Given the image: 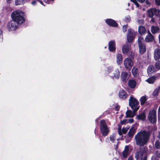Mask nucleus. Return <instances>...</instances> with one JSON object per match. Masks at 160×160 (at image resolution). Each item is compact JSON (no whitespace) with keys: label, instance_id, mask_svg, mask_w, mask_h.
I'll list each match as a JSON object with an SVG mask.
<instances>
[{"label":"nucleus","instance_id":"obj_1","mask_svg":"<svg viewBox=\"0 0 160 160\" xmlns=\"http://www.w3.org/2000/svg\"><path fill=\"white\" fill-rule=\"evenodd\" d=\"M150 133L148 131H141L138 132L135 136L136 144L140 147L146 145L149 141Z\"/></svg>","mask_w":160,"mask_h":160},{"label":"nucleus","instance_id":"obj_2","mask_svg":"<svg viewBox=\"0 0 160 160\" xmlns=\"http://www.w3.org/2000/svg\"><path fill=\"white\" fill-rule=\"evenodd\" d=\"M12 20L17 22V24H22L25 22L24 13L19 10H17L12 12L11 14Z\"/></svg>","mask_w":160,"mask_h":160},{"label":"nucleus","instance_id":"obj_3","mask_svg":"<svg viewBox=\"0 0 160 160\" xmlns=\"http://www.w3.org/2000/svg\"><path fill=\"white\" fill-rule=\"evenodd\" d=\"M100 130L102 136L104 137L107 136L110 130L107 126L105 120L102 119L100 121Z\"/></svg>","mask_w":160,"mask_h":160},{"label":"nucleus","instance_id":"obj_4","mask_svg":"<svg viewBox=\"0 0 160 160\" xmlns=\"http://www.w3.org/2000/svg\"><path fill=\"white\" fill-rule=\"evenodd\" d=\"M156 111L153 109L150 110L149 113L148 118L149 122L152 123H155L157 121Z\"/></svg>","mask_w":160,"mask_h":160},{"label":"nucleus","instance_id":"obj_5","mask_svg":"<svg viewBox=\"0 0 160 160\" xmlns=\"http://www.w3.org/2000/svg\"><path fill=\"white\" fill-rule=\"evenodd\" d=\"M129 106L132 108V109H134L136 107H139L138 106L139 104V102L138 100L134 98L132 96L130 97L129 100Z\"/></svg>","mask_w":160,"mask_h":160},{"label":"nucleus","instance_id":"obj_6","mask_svg":"<svg viewBox=\"0 0 160 160\" xmlns=\"http://www.w3.org/2000/svg\"><path fill=\"white\" fill-rule=\"evenodd\" d=\"M133 61L129 58H126L124 61L125 68L128 70L130 71L133 65Z\"/></svg>","mask_w":160,"mask_h":160},{"label":"nucleus","instance_id":"obj_7","mask_svg":"<svg viewBox=\"0 0 160 160\" xmlns=\"http://www.w3.org/2000/svg\"><path fill=\"white\" fill-rule=\"evenodd\" d=\"M17 22L14 20H11L10 21L7 25V28L9 31H13L15 30L18 27L16 25Z\"/></svg>","mask_w":160,"mask_h":160},{"label":"nucleus","instance_id":"obj_8","mask_svg":"<svg viewBox=\"0 0 160 160\" xmlns=\"http://www.w3.org/2000/svg\"><path fill=\"white\" fill-rule=\"evenodd\" d=\"M116 49V43L114 40L110 41L108 42V49L109 52L115 53Z\"/></svg>","mask_w":160,"mask_h":160},{"label":"nucleus","instance_id":"obj_9","mask_svg":"<svg viewBox=\"0 0 160 160\" xmlns=\"http://www.w3.org/2000/svg\"><path fill=\"white\" fill-rule=\"evenodd\" d=\"M135 34V32L132 29H129L128 30V33L127 36L128 42H131L134 39V37Z\"/></svg>","mask_w":160,"mask_h":160},{"label":"nucleus","instance_id":"obj_10","mask_svg":"<svg viewBox=\"0 0 160 160\" xmlns=\"http://www.w3.org/2000/svg\"><path fill=\"white\" fill-rule=\"evenodd\" d=\"M106 23L109 26L112 27H117L118 24L114 20L111 18H108L105 20Z\"/></svg>","mask_w":160,"mask_h":160},{"label":"nucleus","instance_id":"obj_11","mask_svg":"<svg viewBox=\"0 0 160 160\" xmlns=\"http://www.w3.org/2000/svg\"><path fill=\"white\" fill-rule=\"evenodd\" d=\"M131 46L128 44H126L122 46V51L123 53L125 55H127L129 52Z\"/></svg>","mask_w":160,"mask_h":160},{"label":"nucleus","instance_id":"obj_12","mask_svg":"<svg viewBox=\"0 0 160 160\" xmlns=\"http://www.w3.org/2000/svg\"><path fill=\"white\" fill-rule=\"evenodd\" d=\"M118 96L120 98L123 100L126 99L128 96L127 92L123 89L119 91Z\"/></svg>","mask_w":160,"mask_h":160},{"label":"nucleus","instance_id":"obj_13","mask_svg":"<svg viewBox=\"0 0 160 160\" xmlns=\"http://www.w3.org/2000/svg\"><path fill=\"white\" fill-rule=\"evenodd\" d=\"M154 60L156 61H157L160 59V49L157 48L154 49Z\"/></svg>","mask_w":160,"mask_h":160},{"label":"nucleus","instance_id":"obj_14","mask_svg":"<svg viewBox=\"0 0 160 160\" xmlns=\"http://www.w3.org/2000/svg\"><path fill=\"white\" fill-rule=\"evenodd\" d=\"M138 46L139 53L141 54H142L144 53L146 51V48L145 44L143 43L138 44Z\"/></svg>","mask_w":160,"mask_h":160},{"label":"nucleus","instance_id":"obj_15","mask_svg":"<svg viewBox=\"0 0 160 160\" xmlns=\"http://www.w3.org/2000/svg\"><path fill=\"white\" fill-rule=\"evenodd\" d=\"M138 32L140 35L142 36L146 34V29L144 26H140L138 28Z\"/></svg>","mask_w":160,"mask_h":160},{"label":"nucleus","instance_id":"obj_16","mask_svg":"<svg viewBox=\"0 0 160 160\" xmlns=\"http://www.w3.org/2000/svg\"><path fill=\"white\" fill-rule=\"evenodd\" d=\"M156 68L152 65L149 66L147 68V73L148 74H151L155 72L156 70Z\"/></svg>","mask_w":160,"mask_h":160},{"label":"nucleus","instance_id":"obj_17","mask_svg":"<svg viewBox=\"0 0 160 160\" xmlns=\"http://www.w3.org/2000/svg\"><path fill=\"white\" fill-rule=\"evenodd\" d=\"M132 72L133 76L137 78L139 75L138 70V67L137 66H134L132 70Z\"/></svg>","mask_w":160,"mask_h":160},{"label":"nucleus","instance_id":"obj_18","mask_svg":"<svg viewBox=\"0 0 160 160\" xmlns=\"http://www.w3.org/2000/svg\"><path fill=\"white\" fill-rule=\"evenodd\" d=\"M136 82L134 80L130 79L128 81V85L131 88H134L136 87Z\"/></svg>","mask_w":160,"mask_h":160},{"label":"nucleus","instance_id":"obj_19","mask_svg":"<svg viewBox=\"0 0 160 160\" xmlns=\"http://www.w3.org/2000/svg\"><path fill=\"white\" fill-rule=\"evenodd\" d=\"M143 156V152L139 151L137 152L135 157L136 160H142Z\"/></svg>","mask_w":160,"mask_h":160},{"label":"nucleus","instance_id":"obj_20","mask_svg":"<svg viewBox=\"0 0 160 160\" xmlns=\"http://www.w3.org/2000/svg\"><path fill=\"white\" fill-rule=\"evenodd\" d=\"M159 28L157 26H152L151 28V31L153 34H155L159 32Z\"/></svg>","mask_w":160,"mask_h":160},{"label":"nucleus","instance_id":"obj_21","mask_svg":"<svg viewBox=\"0 0 160 160\" xmlns=\"http://www.w3.org/2000/svg\"><path fill=\"white\" fill-rule=\"evenodd\" d=\"M117 62L119 65H121L122 62V56L121 54L118 53L116 57Z\"/></svg>","mask_w":160,"mask_h":160},{"label":"nucleus","instance_id":"obj_22","mask_svg":"<svg viewBox=\"0 0 160 160\" xmlns=\"http://www.w3.org/2000/svg\"><path fill=\"white\" fill-rule=\"evenodd\" d=\"M128 73L126 72H122L121 75V78L123 82H126L127 80Z\"/></svg>","mask_w":160,"mask_h":160},{"label":"nucleus","instance_id":"obj_23","mask_svg":"<svg viewBox=\"0 0 160 160\" xmlns=\"http://www.w3.org/2000/svg\"><path fill=\"white\" fill-rule=\"evenodd\" d=\"M135 132V128L134 127L132 126L129 129L128 134L130 137H132Z\"/></svg>","mask_w":160,"mask_h":160},{"label":"nucleus","instance_id":"obj_24","mask_svg":"<svg viewBox=\"0 0 160 160\" xmlns=\"http://www.w3.org/2000/svg\"><path fill=\"white\" fill-rule=\"evenodd\" d=\"M156 79V77L154 76H153L149 77L146 80V81L149 84H153L154 82Z\"/></svg>","mask_w":160,"mask_h":160},{"label":"nucleus","instance_id":"obj_25","mask_svg":"<svg viewBox=\"0 0 160 160\" xmlns=\"http://www.w3.org/2000/svg\"><path fill=\"white\" fill-rule=\"evenodd\" d=\"M154 39V37L152 35H147L145 38V40L146 42H150L153 41Z\"/></svg>","mask_w":160,"mask_h":160},{"label":"nucleus","instance_id":"obj_26","mask_svg":"<svg viewBox=\"0 0 160 160\" xmlns=\"http://www.w3.org/2000/svg\"><path fill=\"white\" fill-rule=\"evenodd\" d=\"M160 90V86L157 88L153 91L152 95L153 96H156L158 95V93Z\"/></svg>","mask_w":160,"mask_h":160},{"label":"nucleus","instance_id":"obj_27","mask_svg":"<svg viewBox=\"0 0 160 160\" xmlns=\"http://www.w3.org/2000/svg\"><path fill=\"white\" fill-rule=\"evenodd\" d=\"M137 118L138 120H144L146 118V115L144 113H143L141 114L138 115Z\"/></svg>","mask_w":160,"mask_h":160},{"label":"nucleus","instance_id":"obj_28","mask_svg":"<svg viewBox=\"0 0 160 160\" xmlns=\"http://www.w3.org/2000/svg\"><path fill=\"white\" fill-rule=\"evenodd\" d=\"M140 102L141 105H143L147 101V98L146 96H143L141 97L140 99Z\"/></svg>","mask_w":160,"mask_h":160},{"label":"nucleus","instance_id":"obj_29","mask_svg":"<svg viewBox=\"0 0 160 160\" xmlns=\"http://www.w3.org/2000/svg\"><path fill=\"white\" fill-rule=\"evenodd\" d=\"M148 16L150 18H152L154 15V13L153 12V9H151L148 11Z\"/></svg>","mask_w":160,"mask_h":160},{"label":"nucleus","instance_id":"obj_30","mask_svg":"<svg viewBox=\"0 0 160 160\" xmlns=\"http://www.w3.org/2000/svg\"><path fill=\"white\" fill-rule=\"evenodd\" d=\"M120 76V73L118 69H117L115 71L114 73V76L115 78L116 79H118Z\"/></svg>","mask_w":160,"mask_h":160},{"label":"nucleus","instance_id":"obj_31","mask_svg":"<svg viewBox=\"0 0 160 160\" xmlns=\"http://www.w3.org/2000/svg\"><path fill=\"white\" fill-rule=\"evenodd\" d=\"M139 109V107H136L133 109V112H132V118H133L135 115L136 112L138 111Z\"/></svg>","mask_w":160,"mask_h":160},{"label":"nucleus","instance_id":"obj_32","mask_svg":"<svg viewBox=\"0 0 160 160\" xmlns=\"http://www.w3.org/2000/svg\"><path fill=\"white\" fill-rule=\"evenodd\" d=\"M116 135L115 133L112 134V135H111L110 136V141L112 142H113L115 140L116 138Z\"/></svg>","mask_w":160,"mask_h":160},{"label":"nucleus","instance_id":"obj_33","mask_svg":"<svg viewBox=\"0 0 160 160\" xmlns=\"http://www.w3.org/2000/svg\"><path fill=\"white\" fill-rule=\"evenodd\" d=\"M155 64V67L158 70L160 69V60H158Z\"/></svg>","mask_w":160,"mask_h":160},{"label":"nucleus","instance_id":"obj_34","mask_svg":"<svg viewBox=\"0 0 160 160\" xmlns=\"http://www.w3.org/2000/svg\"><path fill=\"white\" fill-rule=\"evenodd\" d=\"M132 111L131 110H128L126 112V118H132Z\"/></svg>","mask_w":160,"mask_h":160},{"label":"nucleus","instance_id":"obj_35","mask_svg":"<svg viewBox=\"0 0 160 160\" xmlns=\"http://www.w3.org/2000/svg\"><path fill=\"white\" fill-rule=\"evenodd\" d=\"M156 148L158 149H160V142L158 140H156L155 144Z\"/></svg>","mask_w":160,"mask_h":160},{"label":"nucleus","instance_id":"obj_36","mask_svg":"<svg viewBox=\"0 0 160 160\" xmlns=\"http://www.w3.org/2000/svg\"><path fill=\"white\" fill-rule=\"evenodd\" d=\"M143 38L141 37L140 36L138 37V44H141L144 43L143 42Z\"/></svg>","mask_w":160,"mask_h":160},{"label":"nucleus","instance_id":"obj_37","mask_svg":"<svg viewBox=\"0 0 160 160\" xmlns=\"http://www.w3.org/2000/svg\"><path fill=\"white\" fill-rule=\"evenodd\" d=\"M23 0H15V4L16 5H20L23 3Z\"/></svg>","mask_w":160,"mask_h":160},{"label":"nucleus","instance_id":"obj_38","mask_svg":"<svg viewBox=\"0 0 160 160\" xmlns=\"http://www.w3.org/2000/svg\"><path fill=\"white\" fill-rule=\"evenodd\" d=\"M129 152L124 150L122 152V156L124 158H126L128 155Z\"/></svg>","mask_w":160,"mask_h":160},{"label":"nucleus","instance_id":"obj_39","mask_svg":"<svg viewBox=\"0 0 160 160\" xmlns=\"http://www.w3.org/2000/svg\"><path fill=\"white\" fill-rule=\"evenodd\" d=\"M133 3L136 5L137 7L139 8V5L137 2L136 0H130Z\"/></svg>","mask_w":160,"mask_h":160},{"label":"nucleus","instance_id":"obj_40","mask_svg":"<svg viewBox=\"0 0 160 160\" xmlns=\"http://www.w3.org/2000/svg\"><path fill=\"white\" fill-rule=\"evenodd\" d=\"M127 119H124L120 121V123L121 125H125L127 123Z\"/></svg>","mask_w":160,"mask_h":160},{"label":"nucleus","instance_id":"obj_41","mask_svg":"<svg viewBox=\"0 0 160 160\" xmlns=\"http://www.w3.org/2000/svg\"><path fill=\"white\" fill-rule=\"evenodd\" d=\"M125 21L127 22H129L131 20V17L130 16H128L127 17H126L125 18Z\"/></svg>","mask_w":160,"mask_h":160},{"label":"nucleus","instance_id":"obj_42","mask_svg":"<svg viewBox=\"0 0 160 160\" xmlns=\"http://www.w3.org/2000/svg\"><path fill=\"white\" fill-rule=\"evenodd\" d=\"M128 26V24L124 25L122 27V30L124 32H126L127 31V28Z\"/></svg>","mask_w":160,"mask_h":160},{"label":"nucleus","instance_id":"obj_43","mask_svg":"<svg viewBox=\"0 0 160 160\" xmlns=\"http://www.w3.org/2000/svg\"><path fill=\"white\" fill-rule=\"evenodd\" d=\"M129 127H128V128H122V133L124 134H126V133L127 132V131H128V130L129 129Z\"/></svg>","mask_w":160,"mask_h":160},{"label":"nucleus","instance_id":"obj_44","mask_svg":"<svg viewBox=\"0 0 160 160\" xmlns=\"http://www.w3.org/2000/svg\"><path fill=\"white\" fill-rule=\"evenodd\" d=\"M2 31L0 30V42H2L3 40V34Z\"/></svg>","mask_w":160,"mask_h":160},{"label":"nucleus","instance_id":"obj_45","mask_svg":"<svg viewBox=\"0 0 160 160\" xmlns=\"http://www.w3.org/2000/svg\"><path fill=\"white\" fill-rule=\"evenodd\" d=\"M127 123H133L134 121V120L133 118H131L129 119H127Z\"/></svg>","mask_w":160,"mask_h":160},{"label":"nucleus","instance_id":"obj_46","mask_svg":"<svg viewBox=\"0 0 160 160\" xmlns=\"http://www.w3.org/2000/svg\"><path fill=\"white\" fill-rule=\"evenodd\" d=\"M113 71V68L112 67H109L107 68V71L108 73L111 72Z\"/></svg>","mask_w":160,"mask_h":160},{"label":"nucleus","instance_id":"obj_47","mask_svg":"<svg viewBox=\"0 0 160 160\" xmlns=\"http://www.w3.org/2000/svg\"><path fill=\"white\" fill-rule=\"evenodd\" d=\"M153 9V13H154L155 14L158 15L159 13L158 11L156 9Z\"/></svg>","mask_w":160,"mask_h":160},{"label":"nucleus","instance_id":"obj_48","mask_svg":"<svg viewBox=\"0 0 160 160\" xmlns=\"http://www.w3.org/2000/svg\"><path fill=\"white\" fill-rule=\"evenodd\" d=\"M120 107L119 105H117L115 107V111H118L120 110Z\"/></svg>","mask_w":160,"mask_h":160},{"label":"nucleus","instance_id":"obj_49","mask_svg":"<svg viewBox=\"0 0 160 160\" xmlns=\"http://www.w3.org/2000/svg\"><path fill=\"white\" fill-rule=\"evenodd\" d=\"M156 156L158 158H160V152L156 151L155 153Z\"/></svg>","mask_w":160,"mask_h":160},{"label":"nucleus","instance_id":"obj_50","mask_svg":"<svg viewBox=\"0 0 160 160\" xmlns=\"http://www.w3.org/2000/svg\"><path fill=\"white\" fill-rule=\"evenodd\" d=\"M124 150L126 152H129V146H128V145L126 146Z\"/></svg>","mask_w":160,"mask_h":160},{"label":"nucleus","instance_id":"obj_51","mask_svg":"<svg viewBox=\"0 0 160 160\" xmlns=\"http://www.w3.org/2000/svg\"><path fill=\"white\" fill-rule=\"evenodd\" d=\"M156 4L159 6H160V0H155Z\"/></svg>","mask_w":160,"mask_h":160},{"label":"nucleus","instance_id":"obj_52","mask_svg":"<svg viewBox=\"0 0 160 160\" xmlns=\"http://www.w3.org/2000/svg\"><path fill=\"white\" fill-rule=\"evenodd\" d=\"M37 2H38L37 0L33 1L31 2V4L33 5H35L36 4Z\"/></svg>","mask_w":160,"mask_h":160},{"label":"nucleus","instance_id":"obj_53","mask_svg":"<svg viewBox=\"0 0 160 160\" xmlns=\"http://www.w3.org/2000/svg\"><path fill=\"white\" fill-rule=\"evenodd\" d=\"M118 133L120 135H122V133H123L122 132V131L121 129H120L119 128L118 129Z\"/></svg>","mask_w":160,"mask_h":160},{"label":"nucleus","instance_id":"obj_54","mask_svg":"<svg viewBox=\"0 0 160 160\" xmlns=\"http://www.w3.org/2000/svg\"><path fill=\"white\" fill-rule=\"evenodd\" d=\"M54 0H47V2L46 1H45V3H46V2L48 4H50V2L51 1L53 2Z\"/></svg>","mask_w":160,"mask_h":160},{"label":"nucleus","instance_id":"obj_55","mask_svg":"<svg viewBox=\"0 0 160 160\" xmlns=\"http://www.w3.org/2000/svg\"><path fill=\"white\" fill-rule=\"evenodd\" d=\"M37 1L38 2H39L41 4L43 5L44 6H45V5L43 4V3L41 0H37Z\"/></svg>","mask_w":160,"mask_h":160},{"label":"nucleus","instance_id":"obj_56","mask_svg":"<svg viewBox=\"0 0 160 160\" xmlns=\"http://www.w3.org/2000/svg\"><path fill=\"white\" fill-rule=\"evenodd\" d=\"M137 0L138 2H140L141 3L144 2L145 1V0Z\"/></svg>","mask_w":160,"mask_h":160},{"label":"nucleus","instance_id":"obj_57","mask_svg":"<svg viewBox=\"0 0 160 160\" xmlns=\"http://www.w3.org/2000/svg\"><path fill=\"white\" fill-rule=\"evenodd\" d=\"M146 3L147 4V5H149L150 4V3L149 2L148 0H146Z\"/></svg>","mask_w":160,"mask_h":160},{"label":"nucleus","instance_id":"obj_58","mask_svg":"<svg viewBox=\"0 0 160 160\" xmlns=\"http://www.w3.org/2000/svg\"><path fill=\"white\" fill-rule=\"evenodd\" d=\"M147 157L145 156H144L143 158V159H142V160H147Z\"/></svg>","mask_w":160,"mask_h":160},{"label":"nucleus","instance_id":"obj_59","mask_svg":"<svg viewBox=\"0 0 160 160\" xmlns=\"http://www.w3.org/2000/svg\"><path fill=\"white\" fill-rule=\"evenodd\" d=\"M152 35V34L148 30V35Z\"/></svg>","mask_w":160,"mask_h":160},{"label":"nucleus","instance_id":"obj_60","mask_svg":"<svg viewBox=\"0 0 160 160\" xmlns=\"http://www.w3.org/2000/svg\"><path fill=\"white\" fill-rule=\"evenodd\" d=\"M158 138L160 139V131L158 132Z\"/></svg>","mask_w":160,"mask_h":160},{"label":"nucleus","instance_id":"obj_61","mask_svg":"<svg viewBox=\"0 0 160 160\" xmlns=\"http://www.w3.org/2000/svg\"><path fill=\"white\" fill-rule=\"evenodd\" d=\"M123 114H121V115H120V117H119V118L120 119H121L122 118V117H123Z\"/></svg>","mask_w":160,"mask_h":160},{"label":"nucleus","instance_id":"obj_62","mask_svg":"<svg viewBox=\"0 0 160 160\" xmlns=\"http://www.w3.org/2000/svg\"><path fill=\"white\" fill-rule=\"evenodd\" d=\"M11 0H7V2L8 3H10Z\"/></svg>","mask_w":160,"mask_h":160},{"label":"nucleus","instance_id":"obj_63","mask_svg":"<svg viewBox=\"0 0 160 160\" xmlns=\"http://www.w3.org/2000/svg\"><path fill=\"white\" fill-rule=\"evenodd\" d=\"M158 39H159V43L160 44V34L159 35Z\"/></svg>","mask_w":160,"mask_h":160},{"label":"nucleus","instance_id":"obj_64","mask_svg":"<svg viewBox=\"0 0 160 160\" xmlns=\"http://www.w3.org/2000/svg\"><path fill=\"white\" fill-rule=\"evenodd\" d=\"M128 160H133V159L132 158L129 157Z\"/></svg>","mask_w":160,"mask_h":160}]
</instances>
